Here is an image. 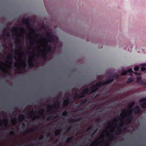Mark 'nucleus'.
<instances>
[{
  "label": "nucleus",
  "mask_w": 146,
  "mask_h": 146,
  "mask_svg": "<svg viewBox=\"0 0 146 146\" xmlns=\"http://www.w3.org/2000/svg\"><path fill=\"white\" fill-rule=\"evenodd\" d=\"M15 28L16 31H17L18 30V29L17 27H15Z\"/></svg>",
  "instance_id": "obj_59"
},
{
  "label": "nucleus",
  "mask_w": 146,
  "mask_h": 146,
  "mask_svg": "<svg viewBox=\"0 0 146 146\" xmlns=\"http://www.w3.org/2000/svg\"><path fill=\"white\" fill-rule=\"evenodd\" d=\"M42 51H38V52L37 53V54L38 55H39V54Z\"/></svg>",
  "instance_id": "obj_58"
},
{
  "label": "nucleus",
  "mask_w": 146,
  "mask_h": 146,
  "mask_svg": "<svg viewBox=\"0 0 146 146\" xmlns=\"http://www.w3.org/2000/svg\"><path fill=\"white\" fill-rule=\"evenodd\" d=\"M82 118H80L78 119H71L69 120V123H72L74 122H76L80 121H82Z\"/></svg>",
  "instance_id": "obj_12"
},
{
  "label": "nucleus",
  "mask_w": 146,
  "mask_h": 146,
  "mask_svg": "<svg viewBox=\"0 0 146 146\" xmlns=\"http://www.w3.org/2000/svg\"><path fill=\"white\" fill-rule=\"evenodd\" d=\"M146 100V97L140 98L139 100V101L140 102H142ZM141 107L143 109H146V101L143 102L141 105Z\"/></svg>",
  "instance_id": "obj_6"
},
{
  "label": "nucleus",
  "mask_w": 146,
  "mask_h": 146,
  "mask_svg": "<svg viewBox=\"0 0 146 146\" xmlns=\"http://www.w3.org/2000/svg\"><path fill=\"white\" fill-rule=\"evenodd\" d=\"M39 117L38 116H35V117H33L32 118V120H34L35 119H38L39 118Z\"/></svg>",
  "instance_id": "obj_40"
},
{
  "label": "nucleus",
  "mask_w": 146,
  "mask_h": 146,
  "mask_svg": "<svg viewBox=\"0 0 146 146\" xmlns=\"http://www.w3.org/2000/svg\"><path fill=\"white\" fill-rule=\"evenodd\" d=\"M76 88H72V90L73 91H75L76 90Z\"/></svg>",
  "instance_id": "obj_60"
},
{
  "label": "nucleus",
  "mask_w": 146,
  "mask_h": 146,
  "mask_svg": "<svg viewBox=\"0 0 146 146\" xmlns=\"http://www.w3.org/2000/svg\"><path fill=\"white\" fill-rule=\"evenodd\" d=\"M139 68L137 66L135 67L134 68V70L135 71H137L138 70H139Z\"/></svg>",
  "instance_id": "obj_35"
},
{
  "label": "nucleus",
  "mask_w": 146,
  "mask_h": 146,
  "mask_svg": "<svg viewBox=\"0 0 146 146\" xmlns=\"http://www.w3.org/2000/svg\"><path fill=\"white\" fill-rule=\"evenodd\" d=\"M89 90L88 88H86L84 89L82 92V94H88Z\"/></svg>",
  "instance_id": "obj_18"
},
{
  "label": "nucleus",
  "mask_w": 146,
  "mask_h": 146,
  "mask_svg": "<svg viewBox=\"0 0 146 146\" xmlns=\"http://www.w3.org/2000/svg\"><path fill=\"white\" fill-rule=\"evenodd\" d=\"M85 95V94H83L82 93V94L81 95H80L79 94V98H81L84 97Z\"/></svg>",
  "instance_id": "obj_36"
},
{
  "label": "nucleus",
  "mask_w": 146,
  "mask_h": 146,
  "mask_svg": "<svg viewBox=\"0 0 146 146\" xmlns=\"http://www.w3.org/2000/svg\"><path fill=\"white\" fill-rule=\"evenodd\" d=\"M98 47L99 48H102L103 47V46L102 45H99L98 46Z\"/></svg>",
  "instance_id": "obj_56"
},
{
  "label": "nucleus",
  "mask_w": 146,
  "mask_h": 146,
  "mask_svg": "<svg viewBox=\"0 0 146 146\" xmlns=\"http://www.w3.org/2000/svg\"><path fill=\"white\" fill-rule=\"evenodd\" d=\"M47 121H50L51 120H52V116L48 117L47 119Z\"/></svg>",
  "instance_id": "obj_39"
},
{
  "label": "nucleus",
  "mask_w": 146,
  "mask_h": 146,
  "mask_svg": "<svg viewBox=\"0 0 146 146\" xmlns=\"http://www.w3.org/2000/svg\"><path fill=\"white\" fill-rule=\"evenodd\" d=\"M141 78L140 77H137V81L138 83L143 86H146V82L141 80Z\"/></svg>",
  "instance_id": "obj_10"
},
{
  "label": "nucleus",
  "mask_w": 146,
  "mask_h": 146,
  "mask_svg": "<svg viewBox=\"0 0 146 146\" xmlns=\"http://www.w3.org/2000/svg\"><path fill=\"white\" fill-rule=\"evenodd\" d=\"M115 130V128H113L111 130V132H113Z\"/></svg>",
  "instance_id": "obj_52"
},
{
  "label": "nucleus",
  "mask_w": 146,
  "mask_h": 146,
  "mask_svg": "<svg viewBox=\"0 0 146 146\" xmlns=\"http://www.w3.org/2000/svg\"><path fill=\"white\" fill-rule=\"evenodd\" d=\"M133 112L135 114H140L141 113L140 107L139 106H136L133 109Z\"/></svg>",
  "instance_id": "obj_5"
},
{
  "label": "nucleus",
  "mask_w": 146,
  "mask_h": 146,
  "mask_svg": "<svg viewBox=\"0 0 146 146\" xmlns=\"http://www.w3.org/2000/svg\"><path fill=\"white\" fill-rule=\"evenodd\" d=\"M35 131V129L34 127H33L30 129L28 131H26L27 133H33Z\"/></svg>",
  "instance_id": "obj_22"
},
{
  "label": "nucleus",
  "mask_w": 146,
  "mask_h": 146,
  "mask_svg": "<svg viewBox=\"0 0 146 146\" xmlns=\"http://www.w3.org/2000/svg\"><path fill=\"white\" fill-rule=\"evenodd\" d=\"M141 70L142 71H145L146 70V68L144 67H142L141 68Z\"/></svg>",
  "instance_id": "obj_42"
},
{
  "label": "nucleus",
  "mask_w": 146,
  "mask_h": 146,
  "mask_svg": "<svg viewBox=\"0 0 146 146\" xmlns=\"http://www.w3.org/2000/svg\"><path fill=\"white\" fill-rule=\"evenodd\" d=\"M126 109L125 108H124L121 111L122 113H124L126 111Z\"/></svg>",
  "instance_id": "obj_48"
},
{
  "label": "nucleus",
  "mask_w": 146,
  "mask_h": 146,
  "mask_svg": "<svg viewBox=\"0 0 146 146\" xmlns=\"http://www.w3.org/2000/svg\"><path fill=\"white\" fill-rule=\"evenodd\" d=\"M134 72L133 71L132 69L131 68H129L127 70L123 71L121 74L122 75H126L128 73H129L131 74V73H133Z\"/></svg>",
  "instance_id": "obj_11"
},
{
  "label": "nucleus",
  "mask_w": 146,
  "mask_h": 146,
  "mask_svg": "<svg viewBox=\"0 0 146 146\" xmlns=\"http://www.w3.org/2000/svg\"><path fill=\"white\" fill-rule=\"evenodd\" d=\"M101 137H102V138L104 139V135H103L101 136Z\"/></svg>",
  "instance_id": "obj_64"
},
{
  "label": "nucleus",
  "mask_w": 146,
  "mask_h": 146,
  "mask_svg": "<svg viewBox=\"0 0 146 146\" xmlns=\"http://www.w3.org/2000/svg\"><path fill=\"white\" fill-rule=\"evenodd\" d=\"M44 110L42 108L39 111V114L41 115L42 116H43L44 114Z\"/></svg>",
  "instance_id": "obj_20"
},
{
  "label": "nucleus",
  "mask_w": 146,
  "mask_h": 146,
  "mask_svg": "<svg viewBox=\"0 0 146 146\" xmlns=\"http://www.w3.org/2000/svg\"><path fill=\"white\" fill-rule=\"evenodd\" d=\"M87 101V99L86 98L84 100H82L80 102L82 106H83L86 102Z\"/></svg>",
  "instance_id": "obj_23"
},
{
  "label": "nucleus",
  "mask_w": 146,
  "mask_h": 146,
  "mask_svg": "<svg viewBox=\"0 0 146 146\" xmlns=\"http://www.w3.org/2000/svg\"><path fill=\"white\" fill-rule=\"evenodd\" d=\"M112 123L111 121H109L108 122V124L109 125H111L112 124Z\"/></svg>",
  "instance_id": "obj_50"
},
{
  "label": "nucleus",
  "mask_w": 146,
  "mask_h": 146,
  "mask_svg": "<svg viewBox=\"0 0 146 146\" xmlns=\"http://www.w3.org/2000/svg\"><path fill=\"white\" fill-rule=\"evenodd\" d=\"M69 103V100L68 98L67 99L64 100L63 102L64 106L66 107Z\"/></svg>",
  "instance_id": "obj_16"
},
{
  "label": "nucleus",
  "mask_w": 146,
  "mask_h": 146,
  "mask_svg": "<svg viewBox=\"0 0 146 146\" xmlns=\"http://www.w3.org/2000/svg\"><path fill=\"white\" fill-rule=\"evenodd\" d=\"M67 112L66 111H64L62 112V115L63 116H65L67 115Z\"/></svg>",
  "instance_id": "obj_32"
},
{
  "label": "nucleus",
  "mask_w": 146,
  "mask_h": 146,
  "mask_svg": "<svg viewBox=\"0 0 146 146\" xmlns=\"http://www.w3.org/2000/svg\"><path fill=\"white\" fill-rule=\"evenodd\" d=\"M57 108L56 106H49L48 108V112H50V110H52V113L53 114H56V111L54 110V109Z\"/></svg>",
  "instance_id": "obj_8"
},
{
  "label": "nucleus",
  "mask_w": 146,
  "mask_h": 146,
  "mask_svg": "<svg viewBox=\"0 0 146 146\" xmlns=\"http://www.w3.org/2000/svg\"><path fill=\"white\" fill-rule=\"evenodd\" d=\"M78 98H79V94L76 93L74 96L73 99L74 100H76Z\"/></svg>",
  "instance_id": "obj_25"
},
{
  "label": "nucleus",
  "mask_w": 146,
  "mask_h": 146,
  "mask_svg": "<svg viewBox=\"0 0 146 146\" xmlns=\"http://www.w3.org/2000/svg\"><path fill=\"white\" fill-rule=\"evenodd\" d=\"M96 131H97V130H96L94 131L93 133H92V135H94V134L96 133Z\"/></svg>",
  "instance_id": "obj_54"
},
{
  "label": "nucleus",
  "mask_w": 146,
  "mask_h": 146,
  "mask_svg": "<svg viewBox=\"0 0 146 146\" xmlns=\"http://www.w3.org/2000/svg\"><path fill=\"white\" fill-rule=\"evenodd\" d=\"M110 137L111 140H114L115 139H116V137H115V136L113 134H110Z\"/></svg>",
  "instance_id": "obj_28"
},
{
  "label": "nucleus",
  "mask_w": 146,
  "mask_h": 146,
  "mask_svg": "<svg viewBox=\"0 0 146 146\" xmlns=\"http://www.w3.org/2000/svg\"><path fill=\"white\" fill-rule=\"evenodd\" d=\"M20 36L21 37H24V35H23V34H22L21 35H20Z\"/></svg>",
  "instance_id": "obj_63"
},
{
  "label": "nucleus",
  "mask_w": 146,
  "mask_h": 146,
  "mask_svg": "<svg viewBox=\"0 0 146 146\" xmlns=\"http://www.w3.org/2000/svg\"><path fill=\"white\" fill-rule=\"evenodd\" d=\"M52 46L47 44L46 46V48L42 51V52L41 54V58H45L48 52H51L52 51Z\"/></svg>",
  "instance_id": "obj_2"
},
{
  "label": "nucleus",
  "mask_w": 146,
  "mask_h": 146,
  "mask_svg": "<svg viewBox=\"0 0 146 146\" xmlns=\"http://www.w3.org/2000/svg\"><path fill=\"white\" fill-rule=\"evenodd\" d=\"M113 80V79H109L107 80L105 82H104V85L109 84L111 83V82H112Z\"/></svg>",
  "instance_id": "obj_17"
},
{
  "label": "nucleus",
  "mask_w": 146,
  "mask_h": 146,
  "mask_svg": "<svg viewBox=\"0 0 146 146\" xmlns=\"http://www.w3.org/2000/svg\"><path fill=\"white\" fill-rule=\"evenodd\" d=\"M36 40V39L34 40V39H32L30 40V43L31 44H34V43H35V41Z\"/></svg>",
  "instance_id": "obj_34"
},
{
  "label": "nucleus",
  "mask_w": 146,
  "mask_h": 146,
  "mask_svg": "<svg viewBox=\"0 0 146 146\" xmlns=\"http://www.w3.org/2000/svg\"><path fill=\"white\" fill-rule=\"evenodd\" d=\"M58 117V115H56L53 117L52 116V120H53L57 118Z\"/></svg>",
  "instance_id": "obj_37"
},
{
  "label": "nucleus",
  "mask_w": 146,
  "mask_h": 146,
  "mask_svg": "<svg viewBox=\"0 0 146 146\" xmlns=\"http://www.w3.org/2000/svg\"><path fill=\"white\" fill-rule=\"evenodd\" d=\"M124 125V123L123 121H121L117 125V130L115 132V135H118L121 133L122 131L121 128Z\"/></svg>",
  "instance_id": "obj_4"
},
{
  "label": "nucleus",
  "mask_w": 146,
  "mask_h": 146,
  "mask_svg": "<svg viewBox=\"0 0 146 146\" xmlns=\"http://www.w3.org/2000/svg\"><path fill=\"white\" fill-rule=\"evenodd\" d=\"M15 67H16L18 68V67H19L18 66V65H16V64H15Z\"/></svg>",
  "instance_id": "obj_62"
},
{
  "label": "nucleus",
  "mask_w": 146,
  "mask_h": 146,
  "mask_svg": "<svg viewBox=\"0 0 146 146\" xmlns=\"http://www.w3.org/2000/svg\"><path fill=\"white\" fill-rule=\"evenodd\" d=\"M7 29L9 31H11V30L9 27H7Z\"/></svg>",
  "instance_id": "obj_53"
},
{
  "label": "nucleus",
  "mask_w": 146,
  "mask_h": 146,
  "mask_svg": "<svg viewBox=\"0 0 146 146\" xmlns=\"http://www.w3.org/2000/svg\"><path fill=\"white\" fill-rule=\"evenodd\" d=\"M6 35L7 36H11L10 33L8 32L6 34Z\"/></svg>",
  "instance_id": "obj_44"
},
{
  "label": "nucleus",
  "mask_w": 146,
  "mask_h": 146,
  "mask_svg": "<svg viewBox=\"0 0 146 146\" xmlns=\"http://www.w3.org/2000/svg\"><path fill=\"white\" fill-rule=\"evenodd\" d=\"M134 74L136 75H139L140 74V73H138V72H134Z\"/></svg>",
  "instance_id": "obj_49"
},
{
  "label": "nucleus",
  "mask_w": 146,
  "mask_h": 146,
  "mask_svg": "<svg viewBox=\"0 0 146 146\" xmlns=\"http://www.w3.org/2000/svg\"><path fill=\"white\" fill-rule=\"evenodd\" d=\"M32 29L31 28V27L30 26H29V30H30V31H31V30Z\"/></svg>",
  "instance_id": "obj_61"
},
{
  "label": "nucleus",
  "mask_w": 146,
  "mask_h": 146,
  "mask_svg": "<svg viewBox=\"0 0 146 146\" xmlns=\"http://www.w3.org/2000/svg\"><path fill=\"white\" fill-rule=\"evenodd\" d=\"M25 118V117L24 115H21L18 117V119L19 122H21Z\"/></svg>",
  "instance_id": "obj_14"
},
{
  "label": "nucleus",
  "mask_w": 146,
  "mask_h": 146,
  "mask_svg": "<svg viewBox=\"0 0 146 146\" xmlns=\"http://www.w3.org/2000/svg\"><path fill=\"white\" fill-rule=\"evenodd\" d=\"M104 85L103 81H99L96 84H95V86H96L97 88H99L101 86H102Z\"/></svg>",
  "instance_id": "obj_15"
},
{
  "label": "nucleus",
  "mask_w": 146,
  "mask_h": 146,
  "mask_svg": "<svg viewBox=\"0 0 146 146\" xmlns=\"http://www.w3.org/2000/svg\"><path fill=\"white\" fill-rule=\"evenodd\" d=\"M132 79L131 78H129L126 81V83L127 84H129L133 81Z\"/></svg>",
  "instance_id": "obj_24"
},
{
  "label": "nucleus",
  "mask_w": 146,
  "mask_h": 146,
  "mask_svg": "<svg viewBox=\"0 0 146 146\" xmlns=\"http://www.w3.org/2000/svg\"><path fill=\"white\" fill-rule=\"evenodd\" d=\"M21 70L19 68H18V71L19 72H18L17 73H23V72H21Z\"/></svg>",
  "instance_id": "obj_47"
},
{
  "label": "nucleus",
  "mask_w": 146,
  "mask_h": 146,
  "mask_svg": "<svg viewBox=\"0 0 146 146\" xmlns=\"http://www.w3.org/2000/svg\"><path fill=\"white\" fill-rule=\"evenodd\" d=\"M50 135V133H48L47 135V137H49Z\"/></svg>",
  "instance_id": "obj_57"
},
{
  "label": "nucleus",
  "mask_w": 146,
  "mask_h": 146,
  "mask_svg": "<svg viewBox=\"0 0 146 146\" xmlns=\"http://www.w3.org/2000/svg\"><path fill=\"white\" fill-rule=\"evenodd\" d=\"M73 139V137H68L67 138L66 142L67 143H69Z\"/></svg>",
  "instance_id": "obj_21"
},
{
  "label": "nucleus",
  "mask_w": 146,
  "mask_h": 146,
  "mask_svg": "<svg viewBox=\"0 0 146 146\" xmlns=\"http://www.w3.org/2000/svg\"><path fill=\"white\" fill-rule=\"evenodd\" d=\"M43 138V135H40V137L39 138V139L41 140Z\"/></svg>",
  "instance_id": "obj_43"
},
{
  "label": "nucleus",
  "mask_w": 146,
  "mask_h": 146,
  "mask_svg": "<svg viewBox=\"0 0 146 146\" xmlns=\"http://www.w3.org/2000/svg\"><path fill=\"white\" fill-rule=\"evenodd\" d=\"M53 35L51 32H48L47 33V38L48 41L50 42H53L56 43H57L58 41L57 38L56 37L53 38Z\"/></svg>",
  "instance_id": "obj_3"
},
{
  "label": "nucleus",
  "mask_w": 146,
  "mask_h": 146,
  "mask_svg": "<svg viewBox=\"0 0 146 146\" xmlns=\"http://www.w3.org/2000/svg\"><path fill=\"white\" fill-rule=\"evenodd\" d=\"M92 127L90 126L86 130V131L87 132H88L89 131L92 130Z\"/></svg>",
  "instance_id": "obj_31"
},
{
  "label": "nucleus",
  "mask_w": 146,
  "mask_h": 146,
  "mask_svg": "<svg viewBox=\"0 0 146 146\" xmlns=\"http://www.w3.org/2000/svg\"><path fill=\"white\" fill-rule=\"evenodd\" d=\"M81 104L80 103H78L76 104L75 107L77 108H79L82 106Z\"/></svg>",
  "instance_id": "obj_27"
},
{
  "label": "nucleus",
  "mask_w": 146,
  "mask_h": 146,
  "mask_svg": "<svg viewBox=\"0 0 146 146\" xmlns=\"http://www.w3.org/2000/svg\"><path fill=\"white\" fill-rule=\"evenodd\" d=\"M95 84L93 85L90 88V89L92 90L90 92V94L94 93L98 89V88H97L96 86H95Z\"/></svg>",
  "instance_id": "obj_9"
},
{
  "label": "nucleus",
  "mask_w": 146,
  "mask_h": 146,
  "mask_svg": "<svg viewBox=\"0 0 146 146\" xmlns=\"http://www.w3.org/2000/svg\"><path fill=\"white\" fill-rule=\"evenodd\" d=\"M84 110V108H81L80 109V110L82 111H83Z\"/></svg>",
  "instance_id": "obj_55"
},
{
  "label": "nucleus",
  "mask_w": 146,
  "mask_h": 146,
  "mask_svg": "<svg viewBox=\"0 0 146 146\" xmlns=\"http://www.w3.org/2000/svg\"><path fill=\"white\" fill-rule=\"evenodd\" d=\"M60 131H59V130H57L55 132V135L56 136H58L60 133Z\"/></svg>",
  "instance_id": "obj_33"
},
{
  "label": "nucleus",
  "mask_w": 146,
  "mask_h": 146,
  "mask_svg": "<svg viewBox=\"0 0 146 146\" xmlns=\"http://www.w3.org/2000/svg\"><path fill=\"white\" fill-rule=\"evenodd\" d=\"M3 121H2L0 119V127H1L3 125V123H4L3 121Z\"/></svg>",
  "instance_id": "obj_38"
},
{
  "label": "nucleus",
  "mask_w": 146,
  "mask_h": 146,
  "mask_svg": "<svg viewBox=\"0 0 146 146\" xmlns=\"http://www.w3.org/2000/svg\"><path fill=\"white\" fill-rule=\"evenodd\" d=\"M22 63L21 65V68L23 69H24L25 68L26 66L27 63L25 62L23 60H22Z\"/></svg>",
  "instance_id": "obj_19"
},
{
  "label": "nucleus",
  "mask_w": 146,
  "mask_h": 146,
  "mask_svg": "<svg viewBox=\"0 0 146 146\" xmlns=\"http://www.w3.org/2000/svg\"><path fill=\"white\" fill-rule=\"evenodd\" d=\"M9 134L10 135L13 136L14 134V132L12 130L10 131Z\"/></svg>",
  "instance_id": "obj_41"
},
{
  "label": "nucleus",
  "mask_w": 146,
  "mask_h": 146,
  "mask_svg": "<svg viewBox=\"0 0 146 146\" xmlns=\"http://www.w3.org/2000/svg\"><path fill=\"white\" fill-rule=\"evenodd\" d=\"M135 103V102H132L130 103L129 106L132 107L134 106Z\"/></svg>",
  "instance_id": "obj_29"
},
{
  "label": "nucleus",
  "mask_w": 146,
  "mask_h": 146,
  "mask_svg": "<svg viewBox=\"0 0 146 146\" xmlns=\"http://www.w3.org/2000/svg\"><path fill=\"white\" fill-rule=\"evenodd\" d=\"M23 23L26 24L27 26H29L30 22L29 19H23L22 21Z\"/></svg>",
  "instance_id": "obj_13"
},
{
  "label": "nucleus",
  "mask_w": 146,
  "mask_h": 146,
  "mask_svg": "<svg viewBox=\"0 0 146 146\" xmlns=\"http://www.w3.org/2000/svg\"><path fill=\"white\" fill-rule=\"evenodd\" d=\"M127 109L128 110L130 111L127 114V117L126 115L122 116L121 114L120 116H118L116 118L113 119V121L114 122H117L118 121V120H120L121 118H123L124 117H126L125 122L127 125L129 124L133 119L134 116L132 113V107L128 106Z\"/></svg>",
  "instance_id": "obj_1"
},
{
  "label": "nucleus",
  "mask_w": 146,
  "mask_h": 146,
  "mask_svg": "<svg viewBox=\"0 0 146 146\" xmlns=\"http://www.w3.org/2000/svg\"><path fill=\"white\" fill-rule=\"evenodd\" d=\"M5 121H6V123L4 125L5 126H7L8 124V121L7 119H5Z\"/></svg>",
  "instance_id": "obj_46"
},
{
  "label": "nucleus",
  "mask_w": 146,
  "mask_h": 146,
  "mask_svg": "<svg viewBox=\"0 0 146 146\" xmlns=\"http://www.w3.org/2000/svg\"><path fill=\"white\" fill-rule=\"evenodd\" d=\"M20 29L23 32H24L25 31V29H24V28H23L21 27V28H20Z\"/></svg>",
  "instance_id": "obj_45"
},
{
  "label": "nucleus",
  "mask_w": 146,
  "mask_h": 146,
  "mask_svg": "<svg viewBox=\"0 0 146 146\" xmlns=\"http://www.w3.org/2000/svg\"><path fill=\"white\" fill-rule=\"evenodd\" d=\"M2 71L5 74H6L7 73V70L6 68H3Z\"/></svg>",
  "instance_id": "obj_30"
},
{
  "label": "nucleus",
  "mask_w": 146,
  "mask_h": 146,
  "mask_svg": "<svg viewBox=\"0 0 146 146\" xmlns=\"http://www.w3.org/2000/svg\"><path fill=\"white\" fill-rule=\"evenodd\" d=\"M17 119L16 118H14V119H12V122H13L14 121H16Z\"/></svg>",
  "instance_id": "obj_51"
},
{
  "label": "nucleus",
  "mask_w": 146,
  "mask_h": 146,
  "mask_svg": "<svg viewBox=\"0 0 146 146\" xmlns=\"http://www.w3.org/2000/svg\"><path fill=\"white\" fill-rule=\"evenodd\" d=\"M13 56V55L12 54H9L7 56L8 60L7 61V63L9 64L10 66H11L13 63V60L12 57Z\"/></svg>",
  "instance_id": "obj_7"
},
{
  "label": "nucleus",
  "mask_w": 146,
  "mask_h": 146,
  "mask_svg": "<svg viewBox=\"0 0 146 146\" xmlns=\"http://www.w3.org/2000/svg\"><path fill=\"white\" fill-rule=\"evenodd\" d=\"M29 62V66L30 67H32L33 66V64L32 61H30L29 60H28Z\"/></svg>",
  "instance_id": "obj_26"
}]
</instances>
